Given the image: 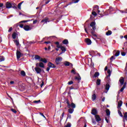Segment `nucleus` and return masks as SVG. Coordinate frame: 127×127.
Listing matches in <instances>:
<instances>
[{"label": "nucleus", "mask_w": 127, "mask_h": 127, "mask_svg": "<svg viewBox=\"0 0 127 127\" xmlns=\"http://www.w3.org/2000/svg\"><path fill=\"white\" fill-rule=\"evenodd\" d=\"M6 8H13L14 9H17V7L16 6V4L15 3H11L10 2H6Z\"/></svg>", "instance_id": "1"}, {"label": "nucleus", "mask_w": 127, "mask_h": 127, "mask_svg": "<svg viewBox=\"0 0 127 127\" xmlns=\"http://www.w3.org/2000/svg\"><path fill=\"white\" fill-rule=\"evenodd\" d=\"M65 102L67 105V108H68L69 109H70V108H72V109H75V108H76V105L74 103L72 102L71 103V104H70L68 99H66Z\"/></svg>", "instance_id": "2"}, {"label": "nucleus", "mask_w": 127, "mask_h": 127, "mask_svg": "<svg viewBox=\"0 0 127 127\" xmlns=\"http://www.w3.org/2000/svg\"><path fill=\"white\" fill-rule=\"evenodd\" d=\"M91 35L92 36V38L95 40H96V39H100V40H101V39H102V36L101 35H98L96 34L95 33V32H91Z\"/></svg>", "instance_id": "3"}, {"label": "nucleus", "mask_w": 127, "mask_h": 127, "mask_svg": "<svg viewBox=\"0 0 127 127\" xmlns=\"http://www.w3.org/2000/svg\"><path fill=\"white\" fill-rule=\"evenodd\" d=\"M32 28H33V26L32 25H26L23 27V29H24L25 31H29V30H31Z\"/></svg>", "instance_id": "4"}, {"label": "nucleus", "mask_w": 127, "mask_h": 127, "mask_svg": "<svg viewBox=\"0 0 127 127\" xmlns=\"http://www.w3.org/2000/svg\"><path fill=\"white\" fill-rule=\"evenodd\" d=\"M89 26L91 27V30L92 31H95L96 29H97V28L96 27V22L93 21L92 22Z\"/></svg>", "instance_id": "5"}, {"label": "nucleus", "mask_w": 127, "mask_h": 127, "mask_svg": "<svg viewBox=\"0 0 127 127\" xmlns=\"http://www.w3.org/2000/svg\"><path fill=\"white\" fill-rule=\"evenodd\" d=\"M18 26H19V27H20L21 28H23V27H24V26H23V24H15L14 25V27L16 30V31H17V29H18Z\"/></svg>", "instance_id": "6"}, {"label": "nucleus", "mask_w": 127, "mask_h": 127, "mask_svg": "<svg viewBox=\"0 0 127 127\" xmlns=\"http://www.w3.org/2000/svg\"><path fill=\"white\" fill-rule=\"evenodd\" d=\"M41 22H43V23H47V22H50V20H49V17H46L44 19L42 20Z\"/></svg>", "instance_id": "7"}, {"label": "nucleus", "mask_w": 127, "mask_h": 127, "mask_svg": "<svg viewBox=\"0 0 127 127\" xmlns=\"http://www.w3.org/2000/svg\"><path fill=\"white\" fill-rule=\"evenodd\" d=\"M61 61H62V57H58L56 59V63L57 64V65H58V64H60V62H61Z\"/></svg>", "instance_id": "8"}, {"label": "nucleus", "mask_w": 127, "mask_h": 127, "mask_svg": "<svg viewBox=\"0 0 127 127\" xmlns=\"http://www.w3.org/2000/svg\"><path fill=\"white\" fill-rule=\"evenodd\" d=\"M48 67H49V68H56V66H55V64H53L50 62L48 63Z\"/></svg>", "instance_id": "9"}, {"label": "nucleus", "mask_w": 127, "mask_h": 127, "mask_svg": "<svg viewBox=\"0 0 127 127\" xmlns=\"http://www.w3.org/2000/svg\"><path fill=\"white\" fill-rule=\"evenodd\" d=\"M35 70L37 74H40V73H41V71H42V69H41L40 67H35Z\"/></svg>", "instance_id": "10"}, {"label": "nucleus", "mask_w": 127, "mask_h": 127, "mask_svg": "<svg viewBox=\"0 0 127 127\" xmlns=\"http://www.w3.org/2000/svg\"><path fill=\"white\" fill-rule=\"evenodd\" d=\"M85 41L87 45H91V44H92V41L89 38H86Z\"/></svg>", "instance_id": "11"}, {"label": "nucleus", "mask_w": 127, "mask_h": 127, "mask_svg": "<svg viewBox=\"0 0 127 127\" xmlns=\"http://www.w3.org/2000/svg\"><path fill=\"white\" fill-rule=\"evenodd\" d=\"M98 114V111H97V109L93 108L91 111V114L93 115V116H96Z\"/></svg>", "instance_id": "12"}, {"label": "nucleus", "mask_w": 127, "mask_h": 127, "mask_svg": "<svg viewBox=\"0 0 127 127\" xmlns=\"http://www.w3.org/2000/svg\"><path fill=\"white\" fill-rule=\"evenodd\" d=\"M95 120L97 123H99V122H101L102 121V119H101V117H100V116L96 115L95 116Z\"/></svg>", "instance_id": "13"}, {"label": "nucleus", "mask_w": 127, "mask_h": 127, "mask_svg": "<svg viewBox=\"0 0 127 127\" xmlns=\"http://www.w3.org/2000/svg\"><path fill=\"white\" fill-rule=\"evenodd\" d=\"M16 57L18 60L20 58V57H21V53H20L18 50L16 52Z\"/></svg>", "instance_id": "14"}, {"label": "nucleus", "mask_w": 127, "mask_h": 127, "mask_svg": "<svg viewBox=\"0 0 127 127\" xmlns=\"http://www.w3.org/2000/svg\"><path fill=\"white\" fill-rule=\"evenodd\" d=\"M119 82H120V84L121 86H123V85L125 83V78L124 77H121L119 80Z\"/></svg>", "instance_id": "15"}, {"label": "nucleus", "mask_w": 127, "mask_h": 127, "mask_svg": "<svg viewBox=\"0 0 127 127\" xmlns=\"http://www.w3.org/2000/svg\"><path fill=\"white\" fill-rule=\"evenodd\" d=\"M61 49V50L62 51V53H61L60 54H62L63 53H65V52L66 51V48H65V47L64 46H61V48H60Z\"/></svg>", "instance_id": "16"}, {"label": "nucleus", "mask_w": 127, "mask_h": 127, "mask_svg": "<svg viewBox=\"0 0 127 127\" xmlns=\"http://www.w3.org/2000/svg\"><path fill=\"white\" fill-rule=\"evenodd\" d=\"M78 76H75L74 77L75 80H77V81H78V83H80V81H81V76H80V75L79 74V73H78Z\"/></svg>", "instance_id": "17"}, {"label": "nucleus", "mask_w": 127, "mask_h": 127, "mask_svg": "<svg viewBox=\"0 0 127 127\" xmlns=\"http://www.w3.org/2000/svg\"><path fill=\"white\" fill-rule=\"evenodd\" d=\"M122 105H123V101L120 100L118 102V109H120V110H121V109H122L121 107H122Z\"/></svg>", "instance_id": "18"}, {"label": "nucleus", "mask_w": 127, "mask_h": 127, "mask_svg": "<svg viewBox=\"0 0 127 127\" xmlns=\"http://www.w3.org/2000/svg\"><path fill=\"white\" fill-rule=\"evenodd\" d=\"M99 76H100V73H99V72H95L93 78H97V77H99Z\"/></svg>", "instance_id": "19"}, {"label": "nucleus", "mask_w": 127, "mask_h": 127, "mask_svg": "<svg viewBox=\"0 0 127 127\" xmlns=\"http://www.w3.org/2000/svg\"><path fill=\"white\" fill-rule=\"evenodd\" d=\"M126 86H127V83L125 82L124 84V85L122 87V88L120 90V91L121 92H123L124 91V90H125V88H126Z\"/></svg>", "instance_id": "20"}, {"label": "nucleus", "mask_w": 127, "mask_h": 127, "mask_svg": "<svg viewBox=\"0 0 127 127\" xmlns=\"http://www.w3.org/2000/svg\"><path fill=\"white\" fill-rule=\"evenodd\" d=\"M16 36H17V33H16V32H14L12 35L13 39H15V38H16Z\"/></svg>", "instance_id": "21"}, {"label": "nucleus", "mask_w": 127, "mask_h": 127, "mask_svg": "<svg viewBox=\"0 0 127 127\" xmlns=\"http://www.w3.org/2000/svg\"><path fill=\"white\" fill-rule=\"evenodd\" d=\"M24 2V1H23L20 3H18V8L19 9H21V5Z\"/></svg>", "instance_id": "22"}, {"label": "nucleus", "mask_w": 127, "mask_h": 127, "mask_svg": "<svg viewBox=\"0 0 127 127\" xmlns=\"http://www.w3.org/2000/svg\"><path fill=\"white\" fill-rule=\"evenodd\" d=\"M111 87V86L110 85V84H106V86H105V90H106L107 91H108L109 90H110V87Z\"/></svg>", "instance_id": "23"}, {"label": "nucleus", "mask_w": 127, "mask_h": 127, "mask_svg": "<svg viewBox=\"0 0 127 127\" xmlns=\"http://www.w3.org/2000/svg\"><path fill=\"white\" fill-rule=\"evenodd\" d=\"M20 74L22 76V77H25V76H26V74L25 73V71H24V70L21 71Z\"/></svg>", "instance_id": "24"}, {"label": "nucleus", "mask_w": 127, "mask_h": 127, "mask_svg": "<svg viewBox=\"0 0 127 127\" xmlns=\"http://www.w3.org/2000/svg\"><path fill=\"white\" fill-rule=\"evenodd\" d=\"M96 85L97 86H100V85H101V79H98L96 80Z\"/></svg>", "instance_id": "25"}, {"label": "nucleus", "mask_w": 127, "mask_h": 127, "mask_svg": "<svg viewBox=\"0 0 127 127\" xmlns=\"http://www.w3.org/2000/svg\"><path fill=\"white\" fill-rule=\"evenodd\" d=\"M106 115L107 116H109L110 115H111V111H110V110L109 109H107L106 111Z\"/></svg>", "instance_id": "26"}, {"label": "nucleus", "mask_w": 127, "mask_h": 127, "mask_svg": "<svg viewBox=\"0 0 127 127\" xmlns=\"http://www.w3.org/2000/svg\"><path fill=\"white\" fill-rule=\"evenodd\" d=\"M32 21V19L31 20ZM30 20H23L19 22V23H25L26 22H28L29 21H31Z\"/></svg>", "instance_id": "27"}, {"label": "nucleus", "mask_w": 127, "mask_h": 127, "mask_svg": "<svg viewBox=\"0 0 127 127\" xmlns=\"http://www.w3.org/2000/svg\"><path fill=\"white\" fill-rule=\"evenodd\" d=\"M35 60H40L41 58L39 55H36L34 57Z\"/></svg>", "instance_id": "28"}, {"label": "nucleus", "mask_w": 127, "mask_h": 127, "mask_svg": "<svg viewBox=\"0 0 127 127\" xmlns=\"http://www.w3.org/2000/svg\"><path fill=\"white\" fill-rule=\"evenodd\" d=\"M73 112H74V109H73V108L68 109L69 114H73Z\"/></svg>", "instance_id": "29"}, {"label": "nucleus", "mask_w": 127, "mask_h": 127, "mask_svg": "<svg viewBox=\"0 0 127 127\" xmlns=\"http://www.w3.org/2000/svg\"><path fill=\"white\" fill-rule=\"evenodd\" d=\"M96 99H97V96L95 94H94L92 96V101H95V100H96Z\"/></svg>", "instance_id": "30"}, {"label": "nucleus", "mask_w": 127, "mask_h": 127, "mask_svg": "<svg viewBox=\"0 0 127 127\" xmlns=\"http://www.w3.org/2000/svg\"><path fill=\"white\" fill-rule=\"evenodd\" d=\"M13 41L16 46H18V45H19V41H18V40H14Z\"/></svg>", "instance_id": "31"}, {"label": "nucleus", "mask_w": 127, "mask_h": 127, "mask_svg": "<svg viewBox=\"0 0 127 127\" xmlns=\"http://www.w3.org/2000/svg\"><path fill=\"white\" fill-rule=\"evenodd\" d=\"M125 120H127V112H125L124 116L123 121L125 123Z\"/></svg>", "instance_id": "32"}, {"label": "nucleus", "mask_w": 127, "mask_h": 127, "mask_svg": "<svg viewBox=\"0 0 127 127\" xmlns=\"http://www.w3.org/2000/svg\"><path fill=\"white\" fill-rule=\"evenodd\" d=\"M63 44H68L69 43V42L68 41V40L65 39L63 41Z\"/></svg>", "instance_id": "33"}, {"label": "nucleus", "mask_w": 127, "mask_h": 127, "mask_svg": "<svg viewBox=\"0 0 127 127\" xmlns=\"http://www.w3.org/2000/svg\"><path fill=\"white\" fill-rule=\"evenodd\" d=\"M120 51H117V52L114 55V56H115L116 57H118V56H120Z\"/></svg>", "instance_id": "34"}, {"label": "nucleus", "mask_w": 127, "mask_h": 127, "mask_svg": "<svg viewBox=\"0 0 127 127\" xmlns=\"http://www.w3.org/2000/svg\"><path fill=\"white\" fill-rule=\"evenodd\" d=\"M39 67H41V68H44V64H43L42 62H40Z\"/></svg>", "instance_id": "35"}, {"label": "nucleus", "mask_w": 127, "mask_h": 127, "mask_svg": "<svg viewBox=\"0 0 127 127\" xmlns=\"http://www.w3.org/2000/svg\"><path fill=\"white\" fill-rule=\"evenodd\" d=\"M0 60L1 62H2V61H4L5 59H4V57H3V56H0Z\"/></svg>", "instance_id": "36"}, {"label": "nucleus", "mask_w": 127, "mask_h": 127, "mask_svg": "<svg viewBox=\"0 0 127 127\" xmlns=\"http://www.w3.org/2000/svg\"><path fill=\"white\" fill-rule=\"evenodd\" d=\"M64 65H65V66H70V63L68 62H65L64 63Z\"/></svg>", "instance_id": "37"}, {"label": "nucleus", "mask_w": 127, "mask_h": 127, "mask_svg": "<svg viewBox=\"0 0 127 127\" xmlns=\"http://www.w3.org/2000/svg\"><path fill=\"white\" fill-rule=\"evenodd\" d=\"M118 114L120 115V117H123V114H122V112H121V110H118Z\"/></svg>", "instance_id": "38"}, {"label": "nucleus", "mask_w": 127, "mask_h": 127, "mask_svg": "<svg viewBox=\"0 0 127 127\" xmlns=\"http://www.w3.org/2000/svg\"><path fill=\"white\" fill-rule=\"evenodd\" d=\"M64 127H71V123H67L66 125Z\"/></svg>", "instance_id": "39"}, {"label": "nucleus", "mask_w": 127, "mask_h": 127, "mask_svg": "<svg viewBox=\"0 0 127 127\" xmlns=\"http://www.w3.org/2000/svg\"><path fill=\"white\" fill-rule=\"evenodd\" d=\"M40 102H41V101H40V100H35V101H33V103H34L35 104H38V103H40Z\"/></svg>", "instance_id": "40"}, {"label": "nucleus", "mask_w": 127, "mask_h": 127, "mask_svg": "<svg viewBox=\"0 0 127 127\" xmlns=\"http://www.w3.org/2000/svg\"><path fill=\"white\" fill-rule=\"evenodd\" d=\"M11 112L14 113V114H16V113H17L16 110H15V109H11Z\"/></svg>", "instance_id": "41"}, {"label": "nucleus", "mask_w": 127, "mask_h": 127, "mask_svg": "<svg viewBox=\"0 0 127 127\" xmlns=\"http://www.w3.org/2000/svg\"><path fill=\"white\" fill-rule=\"evenodd\" d=\"M92 14L94 16H97V13L96 12V11H92Z\"/></svg>", "instance_id": "42"}, {"label": "nucleus", "mask_w": 127, "mask_h": 127, "mask_svg": "<svg viewBox=\"0 0 127 127\" xmlns=\"http://www.w3.org/2000/svg\"><path fill=\"white\" fill-rule=\"evenodd\" d=\"M112 35V32H106V35H107V36H109V35Z\"/></svg>", "instance_id": "43"}, {"label": "nucleus", "mask_w": 127, "mask_h": 127, "mask_svg": "<svg viewBox=\"0 0 127 127\" xmlns=\"http://www.w3.org/2000/svg\"><path fill=\"white\" fill-rule=\"evenodd\" d=\"M107 73L108 74L111 75L112 74V72H111V69H108Z\"/></svg>", "instance_id": "44"}, {"label": "nucleus", "mask_w": 127, "mask_h": 127, "mask_svg": "<svg viewBox=\"0 0 127 127\" xmlns=\"http://www.w3.org/2000/svg\"><path fill=\"white\" fill-rule=\"evenodd\" d=\"M73 83L74 82H73V81H70L68 82V85H72Z\"/></svg>", "instance_id": "45"}, {"label": "nucleus", "mask_w": 127, "mask_h": 127, "mask_svg": "<svg viewBox=\"0 0 127 127\" xmlns=\"http://www.w3.org/2000/svg\"><path fill=\"white\" fill-rule=\"evenodd\" d=\"M113 59H114L115 60V59H116V58L114 57V56H112L110 58V60L112 62V61H113Z\"/></svg>", "instance_id": "46"}, {"label": "nucleus", "mask_w": 127, "mask_h": 127, "mask_svg": "<svg viewBox=\"0 0 127 127\" xmlns=\"http://www.w3.org/2000/svg\"><path fill=\"white\" fill-rule=\"evenodd\" d=\"M127 54V53H126V52H122L121 53V55L122 56H126V55Z\"/></svg>", "instance_id": "47"}, {"label": "nucleus", "mask_w": 127, "mask_h": 127, "mask_svg": "<svg viewBox=\"0 0 127 127\" xmlns=\"http://www.w3.org/2000/svg\"><path fill=\"white\" fill-rule=\"evenodd\" d=\"M44 44H49V43L51 44V42L48 41H45L44 43Z\"/></svg>", "instance_id": "48"}, {"label": "nucleus", "mask_w": 127, "mask_h": 127, "mask_svg": "<svg viewBox=\"0 0 127 127\" xmlns=\"http://www.w3.org/2000/svg\"><path fill=\"white\" fill-rule=\"evenodd\" d=\"M40 114L41 115V116H42V117H43V118H44L45 119H46V117H45V116H44V115L43 114V113H40Z\"/></svg>", "instance_id": "49"}, {"label": "nucleus", "mask_w": 127, "mask_h": 127, "mask_svg": "<svg viewBox=\"0 0 127 127\" xmlns=\"http://www.w3.org/2000/svg\"><path fill=\"white\" fill-rule=\"evenodd\" d=\"M61 46H62V45L59 44V45H57V47L58 48H61Z\"/></svg>", "instance_id": "50"}, {"label": "nucleus", "mask_w": 127, "mask_h": 127, "mask_svg": "<svg viewBox=\"0 0 127 127\" xmlns=\"http://www.w3.org/2000/svg\"><path fill=\"white\" fill-rule=\"evenodd\" d=\"M72 1H73L74 2V3H77V2H79V1L80 0H72Z\"/></svg>", "instance_id": "51"}, {"label": "nucleus", "mask_w": 127, "mask_h": 127, "mask_svg": "<svg viewBox=\"0 0 127 127\" xmlns=\"http://www.w3.org/2000/svg\"><path fill=\"white\" fill-rule=\"evenodd\" d=\"M44 85V82L42 81V83L40 85L41 88H42V87H43Z\"/></svg>", "instance_id": "52"}, {"label": "nucleus", "mask_w": 127, "mask_h": 127, "mask_svg": "<svg viewBox=\"0 0 127 127\" xmlns=\"http://www.w3.org/2000/svg\"><path fill=\"white\" fill-rule=\"evenodd\" d=\"M71 73H73V74H74L75 75L76 74V71H75V70L72 69Z\"/></svg>", "instance_id": "53"}, {"label": "nucleus", "mask_w": 127, "mask_h": 127, "mask_svg": "<svg viewBox=\"0 0 127 127\" xmlns=\"http://www.w3.org/2000/svg\"><path fill=\"white\" fill-rule=\"evenodd\" d=\"M44 63H47V60H46V59H44L43 62Z\"/></svg>", "instance_id": "54"}, {"label": "nucleus", "mask_w": 127, "mask_h": 127, "mask_svg": "<svg viewBox=\"0 0 127 127\" xmlns=\"http://www.w3.org/2000/svg\"><path fill=\"white\" fill-rule=\"evenodd\" d=\"M94 8H96V9H99V6L97 5H95Z\"/></svg>", "instance_id": "55"}, {"label": "nucleus", "mask_w": 127, "mask_h": 127, "mask_svg": "<svg viewBox=\"0 0 127 127\" xmlns=\"http://www.w3.org/2000/svg\"><path fill=\"white\" fill-rule=\"evenodd\" d=\"M12 30V27H10V28H9L8 31L9 32H11Z\"/></svg>", "instance_id": "56"}, {"label": "nucleus", "mask_w": 127, "mask_h": 127, "mask_svg": "<svg viewBox=\"0 0 127 127\" xmlns=\"http://www.w3.org/2000/svg\"><path fill=\"white\" fill-rule=\"evenodd\" d=\"M71 119V115H70V114L67 115V119Z\"/></svg>", "instance_id": "57"}, {"label": "nucleus", "mask_w": 127, "mask_h": 127, "mask_svg": "<svg viewBox=\"0 0 127 127\" xmlns=\"http://www.w3.org/2000/svg\"><path fill=\"white\" fill-rule=\"evenodd\" d=\"M37 23V20H35L33 22V24H35V23Z\"/></svg>", "instance_id": "58"}, {"label": "nucleus", "mask_w": 127, "mask_h": 127, "mask_svg": "<svg viewBox=\"0 0 127 127\" xmlns=\"http://www.w3.org/2000/svg\"><path fill=\"white\" fill-rule=\"evenodd\" d=\"M105 121H106V122L107 123V124H108V123H109V120H108V118L105 117Z\"/></svg>", "instance_id": "59"}, {"label": "nucleus", "mask_w": 127, "mask_h": 127, "mask_svg": "<svg viewBox=\"0 0 127 127\" xmlns=\"http://www.w3.org/2000/svg\"><path fill=\"white\" fill-rule=\"evenodd\" d=\"M55 44H56V45H59L60 44L59 43V42H55Z\"/></svg>", "instance_id": "60"}, {"label": "nucleus", "mask_w": 127, "mask_h": 127, "mask_svg": "<svg viewBox=\"0 0 127 127\" xmlns=\"http://www.w3.org/2000/svg\"><path fill=\"white\" fill-rule=\"evenodd\" d=\"M3 6V3H0V7H2Z\"/></svg>", "instance_id": "61"}, {"label": "nucleus", "mask_w": 127, "mask_h": 127, "mask_svg": "<svg viewBox=\"0 0 127 127\" xmlns=\"http://www.w3.org/2000/svg\"><path fill=\"white\" fill-rule=\"evenodd\" d=\"M108 70V66H105V68H104V71H107Z\"/></svg>", "instance_id": "62"}, {"label": "nucleus", "mask_w": 127, "mask_h": 127, "mask_svg": "<svg viewBox=\"0 0 127 127\" xmlns=\"http://www.w3.org/2000/svg\"><path fill=\"white\" fill-rule=\"evenodd\" d=\"M39 65H40V63H37L36 64V66L37 67H38V66H39Z\"/></svg>", "instance_id": "63"}, {"label": "nucleus", "mask_w": 127, "mask_h": 127, "mask_svg": "<svg viewBox=\"0 0 127 127\" xmlns=\"http://www.w3.org/2000/svg\"><path fill=\"white\" fill-rule=\"evenodd\" d=\"M47 71L48 72V71H49V70H50V67H49H49H48L47 68Z\"/></svg>", "instance_id": "64"}]
</instances>
